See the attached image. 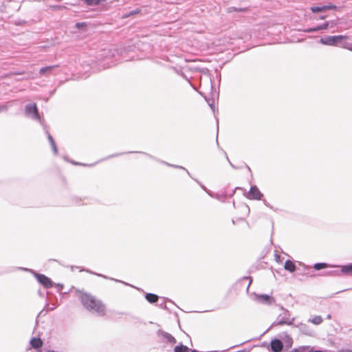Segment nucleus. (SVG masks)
I'll return each instance as SVG.
<instances>
[{"mask_svg":"<svg viewBox=\"0 0 352 352\" xmlns=\"http://www.w3.org/2000/svg\"><path fill=\"white\" fill-rule=\"evenodd\" d=\"M76 293L81 303L87 310L99 316H104L106 315V305L102 300L90 294L80 290H77Z\"/></svg>","mask_w":352,"mask_h":352,"instance_id":"1","label":"nucleus"},{"mask_svg":"<svg viewBox=\"0 0 352 352\" xmlns=\"http://www.w3.org/2000/svg\"><path fill=\"white\" fill-rule=\"evenodd\" d=\"M280 310L283 311L282 313H280L276 322H274L272 325H283V324H288L292 325L294 323V318H290V312L285 309L283 306L280 307Z\"/></svg>","mask_w":352,"mask_h":352,"instance_id":"2","label":"nucleus"},{"mask_svg":"<svg viewBox=\"0 0 352 352\" xmlns=\"http://www.w3.org/2000/svg\"><path fill=\"white\" fill-rule=\"evenodd\" d=\"M25 113L27 117L38 120L42 124L36 104L35 103L28 104L25 107Z\"/></svg>","mask_w":352,"mask_h":352,"instance_id":"3","label":"nucleus"},{"mask_svg":"<svg viewBox=\"0 0 352 352\" xmlns=\"http://www.w3.org/2000/svg\"><path fill=\"white\" fill-rule=\"evenodd\" d=\"M346 38V36L343 35L327 36L326 37L321 38L320 43L324 45L336 46L338 45L339 42Z\"/></svg>","mask_w":352,"mask_h":352,"instance_id":"4","label":"nucleus"},{"mask_svg":"<svg viewBox=\"0 0 352 352\" xmlns=\"http://www.w3.org/2000/svg\"><path fill=\"white\" fill-rule=\"evenodd\" d=\"M341 270H331L327 272L328 275L340 276L343 274L352 276V263L344 265H339Z\"/></svg>","mask_w":352,"mask_h":352,"instance_id":"5","label":"nucleus"},{"mask_svg":"<svg viewBox=\"0 0 352 352\" xmlns=\"http://www.w3.org/2000/svg\"><path fill=\"white\" fill-rule=\"evenodd\" d=\"M34 276L37 281L41 283L45 288L49 289L53 286L52 280L44 274L34 272Z\"/></svg>","mask_w":352,"mask_h":352,"instance_id":"6","label":"nucleus"},{"mask_svg":"<svg viewBox=\"0 0 352 352\" xmlns=\"http://www.w3.org/2000/svg\"><path fill=\"white\" fill-rule=\"evenodd\" d=\"M254 300L261 304L270 305L275 302L273 297L267 294H255Z\"/></svg>","mask_w":352,"mask_h":352,"instance_id":"7","label":"nucleus"},{"mask_svg":"<svg viewBox=\"0 0 352 352\" xmlns=\"http://www.w3.org/2000/svg\"><path fill=\"white\" fill-rule=\"evenodd\" d=\"M263 194L256 186H251L247 195V197L250 199L261 200Z\"/></svg>","mask_w":352,"mask_h":352,"instance_id":"8","label":"nucleus"},{"mask_svg":"<svg viewBox=\"0 0 352 352\" xmlns=\"http://www.w3.org/2000/svg\"><path fill=\"white\" fill-rule=\"evenodd\" d=\"M270 349L273 352H280L283 349V344L279 339H274L270 342Z\"/></svg>","mask_w":352,"mask_h":352,"instance_id":"9","label":"nucleus"},{"mask_svg":"<svg viewBox=\"0 0 352 352\" xmlns=\"http://www.w3.org/2000/svg\"><path fill=\"white\" fill-rule=\"evenodd\" d=\"M30 345L34 349H39L42 347L43 342L40 338H32L30 341Z\"/></svg>","mask_w":352,"mask_h":352,"instance_id":"10","label":"nucleus"},{"mask_svg":"<svg viewBox=\"0 0 352 352\" xmlns=\"http://www.w3.org/2000/svg\"><path fill=\"white\" fill-rule=\"evenodd\" d=\"M329 23H327L325 22L320 25H318L314 28H308V29L305 30V32H308V33L316 32H318L320 30H327V28H329Z\"/></svg>","mask_w":352,"mask_h":352,"instance_id":"11","label":"nucleus"},{"mask_svg":"<svg viewBox=\"0 0 352 352\" xmlns=\"http://www.w3.org/2000/svg\"><path fill=\"white\" fill-rule=\"evenodd\" d=\"M159 334L161 335V336L166 340V341L168 343H175L176 342V340L175 338L170 333H167V332H165V331H159Z\"/></svg>","mask_w":352,"mask_h":352,"instance_id":"12","label":"nucleus"},{"mask_svg":"<svg viewBox=\"0 0 352 352\" xmlns=\"http://www.w3.org/2000/svg\"><path fill=\"white\" fill-rule=\"evenodd\" d=\"M45 133L47 136V139L50 143V145L52 146V148L54 154H57L58 148H57L56 144L52 136L50 135V133L47 131H46Z\"/></svg>","mask_w":352,"mask_h":352,"instance_id":"13","label":"nucleus"},{"mask_svg":"<svg viewBox=\"0 0 352 352\" xmlns=\"http://www.w3.org/2000/svg\"><path fill=\"white\" fill-rule=\"evenodd\" d=\"M145 298L146 299V300L150 302V303H155L156 302L158 299H159V297L157 295L155 294H151V293H147L145 295Z\"/></svg>","mask_w":352,"mask_h":352,"instance_id":"14","label":"nucleus"},{"mask_svg":"<svg viewBox=\"0 0 352 352\" xmlns=\"http://www.w3.org/2000/svg\"><path fill=\"white\" fill-rule=\"evenodd\" d=\"M285 269L290 272H294L296 270V265L292 261L287 260L285 263Z\"/></svg>","mask_w":352,"mask_h":352,"instance_id":"15","label":"nucleus"},{"mask_svg":"<svg viewBox=\"0 0 352 352\" xmlns=\"http://www.w3.org/2000/svg\"><path fill=\"white\" fill-rule=\"evenodd\" d=\"M56 67H57V65H50V66H47V67H43L40 69L39 73L41 75H45L46 74H50Z\"/></svg>","mask_w":352,"mask_h":352,"instance_id":"16","label":"nucleus"},{"mask_svg":"<svg viewBox=\"0 0 352 352\" xmlns=\"http://www.w3.org/2000/svg\"><path fill=\"white\" fill-rule=\"evenodd\" d=\"M188 347L182 344L175 346L174 348V352H188Z\"/></svg>","mask_w":352,"mask_h":352,"instance_id":"17","label":"nucleus"},{"mask_svg":"<svg viewBox=\"0 0 352 352\" xmlns=\"http://www.w3.org/2000/svg\"><path fill=\"white\" fill-rule=\"evenodd\" d=\"M310 347L308 346H302L292 349L290 352H310Z\"/></svg>","mask_w":352,"mask_h":352,"instance_id":"18","label":"nucleus"},{"mask_svg":"<svg viewBox=\"0 0 352 352\" xmlns=\"http://www.w3.org/2000/svg\"><path fill=\"white\" fill-rule=\"evenodd\" d=\"M298 327L300 328V331H302L304 333L309 335L310 331L308 329V327L302 323H300Z\"/></svg>","mask_w":352,"mask_h":352,"instance_id":"19","label":"nucleus"},{"mask_svg":"<svg viewBox=\"0 0 352 352\" xmlns=\"http://www.w3.org/2000/svg\"><path fill=\"white\" fill-rule=\"evenodd\" d=\"M309 322L314 324H320L322 322V319L320 316H316L312 319L309 320Z\"/></svg>","mask_w":352,"mask_h":352,"instance_id":"20","label":"nucleus"},{"mask_svg":"<svg viewBox=\"0 0 352 352\" xmlns=\"http://www.w3.org/2000/svg\"><path fill=\"white\" fill-rule=\"evenodd\" d=\"M161 163H162V164H166V166H168L174 167V168H176L183 169V170H184L187 173V174H188V175H190V173L188 171V170H186V169L184 167H183V166H177V165L170 164H169V163H168V162H164V161H162V162H161Z\"/></svg>","mask_w":352,"mask_h":352,"instance_id":"21","label":"nucleus"},{"mask_svg":"<svg viewBox=\"0 0 352 352\" xmlns=\"http://www.w3.org/2000/svg\"><path fill=\"white\" fill-rule=\"evenodd\" d=\"M284 340L287 347L289 348L292 346L293 340L292 338L289 335H285Z\"/></svg>","mask_w":352,"mask_h":352,"instance_id":"22","label":"nucleus"},{"mask_svg":"<svg viewBox=\"0 0 352 352\" xmlns=\"http://www.w3.org/2000/svg\"><path fill=\"white\" fill-rule=\"evenodd\" d=\"M327 267V264L325 263H316L314 265V268L316 270H322V269H324V268H326Z\"/></svg>","mask_w":352,"mask_h":352,"instance_id":"23","label":"nucleus"},{"mask_svg":"<svg viewBox=\"0 0 352 352\" xmlns=\"http://www.w3.org/2000/svg\"><path fill=\"white\" fill-rule=\"evenodd\" d=\"M87 5L89 6H96L98 5L102 0H82Z\"/></svg>","mask_w":352,"mask_h":352,"instance_id":"24","label":"nucleus"},{"mask_svg":"<svg viewBox=\"0 0 352 352\" xmlns=\"http://www.w3.org/2000/svg\"><path fill=\"white\" fill-rule=\"evenodd\" d=\"M12 106L11 102H7L4 104L0 105V113L6 111Z\"/></svg>","mask_w":352,"mask_h":352,"instance_id":"25","label":"nucleus"},{"mask_svg":"<svg viewBox=\"0 0 352 352\" xmlns=\"http://www.w3.org/2000/svg\"><path fill=\"white\" fill-rule=\"evenodd\" d=\"M310 10L314 13L324 12V8L322 6H311Z\"/></svg>","mask_w":352,"mask_h":352,"instance_id":"26","label":"nucleus"},{"mask_svg":"<svg viewBox=\"0 0 352 352\" xmlns=\"http://www.w3.org/2000/svg\"><path fill=\"white\" fill-rule=\"evenodd\" d=\"M139 12H140V10L139 9H135V10H133L132 11H130V12L124 14V18H127V17H129V16H131L132 15L136 14H138Z\"/></svg>","mask_w":352,"mask_h":352,"instance_id":"27","label":"nucleus"},{"mask_svg":"<svg viewBox=\"0 0 352 352\" xmlns=\"http://www.w3.org/2000/svg\"><path fill=\"white\" fill-rule=\"evenodd\" d=\"M87 272H88V270H87ZM89 273H91V272L89 271ZM91 274H94L96 276H100V277H102L104 278H106V279H109V280H114L116 282H121L120 280H117V279H115V278H109V277H107L104 275H102V274H97V273H94V272H91Z\"/></svg>","mask_w":352,"mask_h":352,"instance_id":"28","label":"nucleus"},{"mask_svg":"<svg viewBox=\"0 0 352 352\" xmlns=\"http://www.w3.org/2000/svg\"><path fill=\"white\" fill-rule=\"evenodd\" d=\"M324 8V11L328 10H336L337 8L336 6L333 5L331 3H329L328 5L322 6Z\"/></svg>","mask_w":352,"mask_h":352,"instance_id":"29","label":"nucleus"},{"mask_svg":"<svg viewBox=\"0 0 352 352\" xmlns=\"http://www.w3.org/2000/svg\"><path fill=\"white\" fill-rule=\"evenodd\" d=\"M342 47L344 49H347L350 51H352V44L351 43H343L342 44Z\"/></svg>","mask_w":352,"mask_h":352,"instance_id":"30","label":"nucleus"},{"mask_svg":"<svg viewBox=\"0 0 352 352\" xmlns=\"http://www.w3.org/2000/svg\"><path fill=\"white\" fill-rule=\"evenodd\" d=\"M326 23H329V28H333L336 27L338 24L337 21L335 20L326 21Z\"/></svg>","mask_w":352,"mask_h":352,"instance_id":"31","label":"nucleus"},{"mask_svg":"<svg viewBox=\"0 0 352 352\" xmlns=\"http://www.w3.org/2000/svg\"><path fill=\"white\" fill-rule=\"evenodd\" d=\"M84 26H85V23H77L76 24V27L78 29H80V28H82V27H84Z\"/></svg>","mask_w":352,"mask_h":352,"instance_id":"32","label":"nucleus"},{"mask_svg":"<svg viewBox=\"0 0 352 352\" xmlns=\"http://www.w3.org/2000/svg\"><path fill=\"white\" fill-rule=\"evenodd\" d=\"M339 352H352V348L351 349H342L340 350Z\"/></svg>","mask_w":352,"mask_h":352,"instance_id":"33","label":"nucleus"},{"mask_svg":"<svg viewBox=\"0 0 352 352\" xmlns=\"http://www.w3.org/2000/svg\"><path fill=\"white\" fill-rule=\"evenodd\" d=\"M226 160H228V162H229V164H230V166H231L232 168H235V166H234L232 164V162L230 161V160H229V158H228V155H227L226 154Z\"/></svg>","mask_w":352,"mask_h":352,"instance_id":"34","label":"nucleus"},{"mask_svg":"<svg viewBox=\"0 0 352 352\" xmlns=\"http://www.w3.org/2000/svg\"><path fill=\"white\" fill-rule=\"evenodd\" d=\"M56 305H52L51 307L49 308V310L52 311V310H54L55 308H56Z\"/></svg>","mask_w":352,"mask_h":352,"instance_id":"35","label":"nucleus"},{"mask_svg":"<svg viewBox=\"0 0 352 352\" xmlns=\"http://www.w3.org/2000/svg\"><path fill=\"white\" fill-rule=\"evenodd\" d=\"M326 17H327L326 15H321V16H319V19L323 20V19H325Z\"/></svg>","mask_w":352,"mask_h":352,"instance_id":"36","label":"nucleus"},{"mask_svg":"<svg viewBox=\"0 0 352 352\" xmlns=\"http://www.w3.org/2000/svg\"><path fill=\"white\" fill-rule=\"evenodd\" d=\"M56 286H57V287L58 288V289H59V290H60V289L63 288V286L62 285H60V284H58Z\"/></svg>","mask_w":352,"mask_h":352,"instance_id":"37","label":"nucleus"},{"mask_svg":"<svg viewBox=\"0 0 352 352\" xmlns=\"http://www.w3.org/2000/svg\"><path fill=\"white\" fill-rule=\"evenodd\" d=\"M144 155H147L148 157H149L150 158H153V156H151V155H148L147 153H143Z\"/></svg>","mask_w":352,"mask_h":352,"instance_id":"38","label":"nucleus"},{"mask_svg":"<svg viewBox=\"0 0 352 352\" xmlns=\"http://www.w3.org/2000/svg\"><path fill=\"white\" fill-rule=\"evenodd\" d=\"M38 294L41 296H43L44 294L42 293L41 291H38Z\"/></svg>","mask_w":352,"mask_h":352,"instance_id":"39","label":"nucleus"},{"mask_svg":"<svg viewBox=\"0 0 352 352\" xmlns=\"http://www.w3.org/2000/svg\"><path fill=\"white\" fill-rule=\"evenodd\" d=\"M201 188H202L204 190L207 191V189L206 188V187H205L204 186L201 185Z\"/></svg>","mask_w":352,"mask_h":352,"instance_id":"40","label":"nucleus"},{"mask_svg":"<svg viewBox=\"0 0 352 352\" xmlns=\"http://www.w3.org/2000/svg\"><path fill=\"white\" fill-rule=\"evenodd\" d=\"M279 259H280V256L276 255V261H278V260H279Z\"/></svg>","mask_w":352,"mask_h":352,"instance_id":"41","label":"nucleus"},{"mask_svg":"<svg viewBox=\"0 0 352 352\" xmlns=\"http://www.w3.org/2000/svg\"><path fill=\"white\" fill-rule=\"evenodd\" d=\"M310 352H322V351H320V350L315 351H312V350L311 349Z\"/></svg>","mask_w":352,"mask_h":352,"instance_id":"42","label":"nucleus"},{"mask_svg":"<svg viewBox=\"0 0 352 352\" xmlns=\"http://www.w3.org/2000/svg\"><path fill=\"white\" fill-rule=\"evenodd\" d=\"M264 204H265V205L269 206V205L267 204L266 201H264Z\"/></svg>","mask_w":352,"mask_h":352,"instance_id":"43","label":"nucleus"},{"mask_svg":"<svg viewBox=\"0 0 352 352\" xmlns=\"http://www.w3.org/2000/svg\"><path fill=\"white\" fill-rule=\"evenodd\" d=\"M245 208L248 211L250 210V209H249L248 206H245Z\"/></svg>","mask_w":352,"mask_h":352,"instance_id":"44","label":"nucleus"},{"mask_svg":"<svg viewBox=\"0 0 352 352\" xmlns=\"http://www.w3.org/2000/svg\"><path fill=\"white\" fill-rule=\"evenodd\" d=\"M191 352H198L197 350L194 349V350H192Z\"/></svg>","mask_w":352,"mask_h":352,"instance_id":"45","label":"nucleus"},{"mask_svg":"<svg viewBox=\"0 0 352 352\" xmlns=\"http://www.w3.org/2000/svg\"><path fill=\"white\" fill-rule=\"evenodd\" d=\"M210 107H211L212 109H213V107H214V105H213V104H210Z\"/></svg>","mask_w":352,"mask_h":352,"instance_id":"46","label":"nucleus"},{"mask_svg":"<svg viewBox=\"0 0 352 352\" xmlns=\"http://www.w3.org/2000/svg\"><path fill=\"white\" fill-rule=\"evenodd\" d=\"M120 155V154H116V155H113V157H114V156H118V155Z\"/></svg>","mask_w":352,"mask_h":352,"instance_id":"47","label":"nucleus"},{"mask_svg":"<svg viewBox=\"0 0 352 352\" xmlns=\"http://www.w3.org/2000/svg\"><path fill=\"white\" fill-rule=\"evenodd\" d=\"M24 74V72H19V73H18V74Z\"/></svg>","mask_w":352,"mask_h":352,"instance_id":"48","label":"nucleus"},{"mask_svg":"<svg viewBox=\"0 0 352 352\" xmlns=\"http://www.w3.org/2000/svg\"><path fill=\"white\" fill-rule=\"evenodd\" d=\"M327 318H331V316H330V315L327 316Z\"/></svg>","mask_w":352,"mask_h":352,"instance_id":"49","label":"nucleus"}]
</instances>
